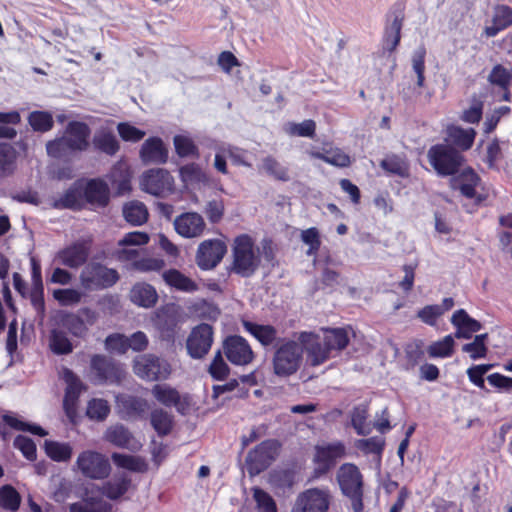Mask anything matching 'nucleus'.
I'll list each match as a JSON object with an SVG mask.
<instances>
[{
	"label": "nucleus",
	"instance_id": "5701e85b",
	"mask_svg": "<svg viewBox=\"0 0 512 512\" xmlns=\"http://www.w3.org/2000/svg\"><path fill=\"white\" fill-rule=\"evenodd\" d=\"M154 398L166 407L174 406L182 415H185L189 410V401L187 397H181L176 388L167 384H155L151 390Z\"/></svg>",
	"mask_w": 512,
	"mask_h": 512
},
{
	"label": "nucleus",
	"instance_id": "a211bd4d",
	"mask_svg": "<svg viewBox=\"0 0 512 512\" xmlns=\"http://www.w3.org/2000/svg\"><path fill=\"white\" fill-rule=\"evenodd\" d=\"M227 253V245L221 239L202 241L196 251L195 262L201 270H212L218 266Z\"/></svg>",
	"mask_w": 512,
	"mask_h": 512
},
{
	"label": "nucleus",
	"instance_id": "aec40b11",
	"mask_svg": "<svg viewBox=\"0 0 512 512\" xmlns=\"http://www.w3.org/2000/svg\"><path fill=\"white\" fill-rule=\"evenodd\" d=\"M98 319L97 313L89 307L80 308L77 313H65L60 317V324L71 335L84 338L88 333V326H92Z\"/></svg>",
	"mask_w": 512,
	"mask_h": 512
},
{
	"label": "nucleus",
	"instance_id": "dca6fc26",
	"mask_svg": "<svg viewBox=\"0 0 512 512\" xmlns=\"http://www.w3.org/2000/svg\"><path fill=\"white\" fill-rule=\"evenodd\" d=\"M214 341V329L210 324L200 323L193 327L186 340L188 355L193 359H202L210 351Z\"/></svg>",
	"mask_w": 512,
	"mask_h": 512
},
{
	"label": "nucleus",
	"instance_id": "f3484780",
	"mask_svg": "<svg viewBox=\"0 0 512 512\" xmlns=\"http://www.w3.org/2000/svg\"><path fill=\"white\" fill-rule=\"evenodd\" d=\"M91 240H77L66 245L55 254L54 261L70 269L82 267L91 252Z\"/></svg>",
	"mask_w": 512,
	"mask_h": 512
},
{
	"label": "nucleus",
	"instance_id": "e2e57ef3",
	"mask_svg": "<svg viewBox=\"0 0 512 512\" xmlns=\"http://www.w3.org/2000/svg\"><path fill=\"white\" fill-rule=\"evenodd\" d=\"M483 108V101L474 96L472 99V105L463 111L461 120L469 124L479 123L483 116Z\"/></svg>",
	"mask_w": 512,
	"mask_h": 512
},
{
	"label": "nucleus",
	"instance_id": "7c9ffc66",
	"mask_svg": "<svg viewBox=\"0 0 512 512\" xmlns=\"http://www.w3.org/2000/svg\"><path fill=\"white\" fill-rule=\"evenodd\" d=\"M479 175L470 167L462 170L453 178V187L459 189L461 194L468 199L476 195V187L480 183Z\"/></svg>",
	"mask_w": 512,
	"mask_h": 512
},
{
	"label": "nucleus",
	"instance_id": "39448f33",
	"mask_svg": "<svg viewBox=\"0 0 512 512\" xmlns=\"http://www.w3.org/2000/svg\"><path fill=\"white\" fill-rule=\"evenodd\" d=\"M427 160L440 177L455 176L465 162V157L458 149L444 143L432 145L427 151Z\"/></svg>",
	"mask_w": 512,
	"mask_h": 512
},
{
	"label": "nucleus",
	"instance_id": "c03bdc74",
	"mask_svg": "<svg viewBox=\"0 0 512 512\" xmlns=\"http://www.w3.org/2000/svg\"><path fill=\"white\" fill-rule=\"evenodd\" d=\"M21 495L10 484H5L0 488V507L10 512H17L21 505Z\"/></svg>",
	"mask_w": 512,
	"mask_h": 512
},
{
	"label": "nucleus",
	"instance_id": "c85d7f7f",
	"mask_svg": "<svg viewBox=\"0 0 512 512\" xmlns=\"http://www.w3.org/2000/svg\"><path fill=\"white\" fill-rule=\"evenodd\" d=\"M94 151L113 157L120 151V143L114 132L108 128L98 129L90 142Z\"/></svg>",
	"mask_w": 512,
	"mask_h": 512
},
{
	"label": "nucleus",
	"instance_id": "20e7f679",
	"mask_svg": "<svg viewBox=\"0 0 512 512\" xmlns=\"http://www.w3.org/2000/svg\"><path fill=\"white\" fill-rule=\"evenodd\" d=\"M336 480L343 496L351 501L354 512L364 509V477L354 463L342 464L336 474Z\"/></svg>",
	"mask_w": 512,
	"mask_h": 512
},
{
	"label": "nucleus",
	"instance_id": "1a4fd4ad",
	"mask_svg": "<svg viewBox=\"0 0 512 512\" xmlns=\"http://www.w3.org/2000/svg\"><path fill=\"white\" fill-rule=\"evenodd\" d=\"M133 371L135 375L146 381H160L169 378L172 368L169 362L161 357L143 354L134 360Z\"/></svg>",
	"mask_w": 512,
	"mask_h": 512
},
{
	"label": "nucleus",
	"instance_id": "4c0bfd02",
	"mask_svg": "<svg viewBox=\"0 0 512 512\" xmlns=\"http://www.w3.org/2000/svg\"><path fill=\"white\" fill-rule=\"evenodd\" d=\"M89 489L85 488L83 502L70 504V512H110L111 505L103 502L100 498L89 497Z\"/></svg>",
	"mask_w": 512,
	"mask_h": 512
},
{
	"label": "nucleus",
	"instance_id": "e433bc0d",
	"mask_svg": "<svg viewBox=\"0 0 512 512\" xmlns=\"http://www.w3.org/2000/svg\"><path fill=\"white\" fill-rule=\"evenodd\" d=\"M310 156L315 159H320L330 165L346 168L351 165V158L340 148H331L324 152L311 151Z\"/></svg>",
	"mask_w": 512,
	"mask_h": 512
},
{
	"label": "nucleus",
	"instance_id": "6ab92c4d",
	"mask_svg": "<svg viewBox=\"0 0 512 512\" xmlns=\"http://www.w3.org/2000/svg\"><path fill=\"white\" fill-rule=\"evenodd\" d=\"M141 186L145 192L163 197L174 190V178L166 169L153 168L142 175Z\"/></svg>",
	"mask_w": 512,
	"mask_h": 512
},
{
	"label": "nucleus",
	"instance_id": "680f3d73",
	"mask_svg": "<svg viewBox=\"0 0 512 512\" xmlns=\"http://www.w3.org/2000/svg\"><path fill=\"white\" fill-rule=\"evenodd\" d=\"M117 131L120 138L125 142H139L145 136V131L141 130L128 122H120L117 125Z\"/></svg>",
	"mask_w": 512,
	"mask_h": 512
},
{
	"label": "nucleus",
	"instance_id": "69168bd1",
	"mask_svg": "<svg viewBox=\"0 0 512 512\" xmlns=\"http://www.w3.org/2000/svg\"><path fill=\"white\" fill-rule=\"evenodd\" d=\"M15 448L19 449L24 457L30 461H34L37 457V450L34 441L23 435H18L14 440Z\"/></svg>",
	"mask_w": 512,
	"mask_h": 512
},
{
	"label": "nucleus",
	"instance_id": "13d9d810",
	"mask_svg": "<svg viewBox=\"0 0 512 512\" xmlns=\"http://www.w3.org/2000/svg\"><path fill=\"white\" fill-rule=\"evenodd\" d=\"M208 372L214 380L223 381L229 375L230 368L224 361L222 351H217L211 361Z\"/></svg>",
	"mask_w": 512,
	"mask_h": 512
},
{
	"label": "nucleus",
	"instance_id": "9d476101",
	"mask_svg": "<svg viewBox=\"0 0 512 512\" xmlns=\"http://www.w3.org/2000/svg\"><path fill=\"white\" fill-rule=\"evenodd\" d=\"M75 467L85 478L92 480H103L111 472L108 458L94 450L82 451L77 457Z\"/></svg>",
	"mask_w": 512,
	"mask_h": 512
},
{
	"label": "nucleus",
	"instance_id": "774afa93",
	"mask_svg": "<svg viewBox=\"0 0 512 512\" xmlns=\"http://www.w3.org/2000/svg\"><path fill=\"white\" fill-rule=\"evenodd\" d=\"M105 344L108 350L116 351L120 354H124L129 350L128 337L123 334L114 333L108 335Z\"/></svg>",
	"mask_w": 512,
	"mask_h": 512
},
{
	"label": "nucleus",
	"instance_id": "5fc2aeb1",
	"mask_svg": "<svg viewBox=\"0 0 512 512\" xmlns=\"http://www.w3.org/2000/svg\"><path fill=\"white\" fill-rule=\"evenodd\" d=\"M50 347L57 355H66L71 353L73 350V345L66 333L56 329L51 332Z\"/></svg>",
	"mask_w": 512,
	"mask_h": 512
},
{
	"label": "nucleus",
	"instance_id": "052dcab7",
	"mask_svg": "<svg viewBox=\"0 0 512 512\" xmlns=\"http://www.w3.org/2000/svg\"><path fill=\"white\" fill-rule=\"evenodd\" d=\"M3 421L11 428L19 431H28L37 436H46L47 431L39 425L29 424L11 415H4Z\"/></svg>",
	"mask_w": 512,
	"mask_h": 512
},
{
	"label": "nucleus",
	"instance_id": "864d4df0",
	"mask_svg": "<svg viewBox=\"0 0 512 512\" xmlns=\"http://www.w3.org/2000/svg\"><path fill=\"white\" fill-rule=\"evenodd\" d=\"M368 418V406L361 404L355 406L351 412V424L358 435L366 436L370 433L366 421Z\"/></svg>",
	"mask_w": 512,
	"mask_h": 512
},
{
	"label": "nucleus",
	"instance_id": "bb28decb",
	"mask_svg": "<svg viewBox=\"0 0 512 512\" xmlns=\"http://www.w3.org/2000/svg\"><path fill=\"white\" fill-rule=\"evenodd\" d=\"M242 326L246 332L252 335L263 347L277 346L282 338H278L277 329L270 324H258L249 320H243Z\"/></svg>",
	"mask_w": 512,
	"mask_h": 512
},
{
	"label": "nucleus",
	"instance_id": "3c124183",
	"mask_svg": "<svg viewBox=\"0 0 512 512\" xmlns=\"http://www.w3.org/2000/svg\"><path fill=\"white\" fill-rule=\"evenodd\" d=\"M383 170L393 175L407 177L409 175L408 163L398 155H391L380 163Z\"/></svg>",
	"mask_w": 512,
	"mask_h": 512
},
{
	"label": "nucleus",
	"instance_id": "7ed1b4c3",
	"mask_svg": "<svg viewBox=\"0 0 512 512\" xmlns=\"http://www.w3.org/2000/svg\"><path fill=\"white\" fill-rule=\"evenodd\" d=\"M261 265L259 248L248 234L238 235L232 246V262L230 272L243 278L255 274Z\"/></svg>",
	"mask_w": 512,
	"mask_h": 512
},
{
	"label": "nucleus",
	"instance_id": "0eeeda50",
	"mask_svg": "<svg viewBox=\"0 0 512 512\" xmlns=\"http://www.w3.org/2000/svg\"><path fill=\"white\" fill-rule=\"evenodd\" d=\"M79 278L86 290H102L114 286L120 276L116 269L92 262L84 267Z\"/></svg>",
	"mask_w": 512,
	"mask_h": 512
},
{
	"label": "nucleus",
	"instance_id": "58836bf2",
	"mask_svg": "<svg viewBox=\"0 0 512 512\" xmlns=\"http://www.w3.org/2000/svg\"><path fill=\"white\" fill-rule=\"evenodd\" d=\"M150 423L159 437L171 433L174 425L173 416L162 408H156L150 413Z\"/></svg>",
	"mask_w": 512,
	"mask_h": 512
},
{
	"label": "nucleus",
	"instance_id": "a18cd8bd",
	"mask_svg": "<svg viewBox=\"0 0 512 512\" xmlns=\"http://www.w3.org/2000/svg\"><path fill=\"white\" fill-rule=\"evenodd\" d=\"M110 411L111 408L107 400L92 398L87 403L86 416L92 421L102 422L106 420Z\"/></svg>",
	"mask_w": 512,
	"mask_h": 512
},
{
	"label": "nucleus",
	"instance_id": "b1692460",
	"mask_svg": "<svg viewBox=\"0 0 512 512\" xmlns=\"http://www.w3.org/2000/svg\"><path fill=\"white\" fill-rule=\"evenodd\" d=\"M477 132L474 128H463L449 124L445 129V143L455 147L460 153L470 150L475 142Z\"/></svg>",
	"mask_w": 512,
	"mask_h": 512
},
{
	"label": "nucleus",
	"instance_id": "bf43d9fd",
	"mask_svg": "<svg viewBox=\"0 0 512 512\" xmlns=\"http://www.w3.org/2000/svg\"><path fill=\"white\" fill-rule=\"evenodd\" d=\"M301 240L308 245L306 254L308 256H316L321 247V238L319 230L316 227H310L301 232Z\"/></svg>",
	"mask_w": 512,
	"mask_h": 512
},
{
	"label": "nucleus",
	"instance_id": "de8ad7c7",
	"mask_svg": "<svg viewBox=\"0 0 512 512\" xmlns=\"http://www.w3.org/2000/svg\"><path fill=\"white\" fill-rule=\"evenodd\" d=\"M63 380L66 383L65 397L79 399L81 393L87 389L79 376L69 368L63 370Z\"/></svg>",
	"mask_w": 512,
	"mask_h": 512
},
{
	"label": "nucleus",
	"instance_id": "393cba45",
	"mask_svg": "<svg viewBox=\"0 0 512 512\" xmlns=\"http://www.w3.org/2000/svg\"><path fill=\"white\" fill-rule=\"evenodd\" d=\"M168 149L160 137L153 136L146 139L139 151L143 163L165 164L168 161Z\"/></svg>",
	"mask_w": 512,
	"mask_h": 512
},
{
	"label": "nucleus",
	"instance_id": "f704fd0d",
	"mask_svg": "<svg viewBox=\"0 0 512 512\" xmlns=\"http://www.w3.org/2000/svg\"><path fill=\"white\" fill-rule=\"evenodd\" d=\"M131 485V479L124 475L113 481H106L102 487L92 485V492H101L110 500H118L127 493Z\"/></svg>",
	"mask_w": 512,
	"mask_h": 512
},
{
	"label": "nucleus",
	"instance_id": "f8f14e48",
	"mask_svg": "<svg viewBox=\"0 0 512 512\" xmlns=\"http://www.w3.org/2000/svg\"><path fill=\"white\" fill-rule=\"evenodd\" d=\"M345 454V445L340 441L326 445H317L313 458L314 469L312 478L319 479L327 475L335 467L337 460L344 457Z\"/></svg>",
	"mask_w": 512,
	"mask_h": 512
},
{
	"label": "nucleus",
	"instance_id": "473e14b6",
	"mask_svg": "<svg viewBox=\"0 0 512 512\" xmlns=\"http://www.w3.org/2000/svg\"><path fill=\"white\" fill-rule=\"evenodd\" d=\"M120 412L127 418H140L146 412L148 403L145 399L134 395H123L117 398Z\"/></svg>",
	"mask_w": 512,
	"mask_h": 512
},
{
	"label": "nucleus",
	"instance_id": "9b49d317",
	"mask_svg": "<svg viewBox=\"0 0 512 512\" xmlns=\"http://www.w3.org/2000/svg\"><path fill=\"white\" fill-rule=\"evenodd\" d=\"M332 498L328 487L306 489L297 495L291 512H328Z\"/></svg>",
	"mask_w": 512,
	"mask_h": 512
},
{
	"label": "nucleus",
	"instance_id": "4be33fe9",
	"mask_svg": "<svg viewBox=\"0 0 512 512\" xmlns=\"http://www.w3.org/2000/svg\"><path fill=\"white\" fill-rule=\"evenodd\" d=\"M85 206L89 204L95 208H104L110 201V189L101 178H93L83 183Z\"/></svg>",
	"mask_w": 512,
	"mask_h": 512
},
{
	"label": "nucleus",
	"instance_id": "4d7b16f0",
	"mask_svg": "<svg viewBox=\"0 0 512 512\" xmlns=\"http://www.w3.org/2000/svg\"><path fill=\"white\" fill-rule=\"evenodd\" d=\"M263 168L267 174L279 181H289L290 176L288 168L282 166L273 156H267L263 159Z\"/></svg>",
	"mask_w": 512,
	"mask_h": 512
},
{
	"label": "nucleus",
	"instance_id": "79ce46f5",
	"mask_svg": "<svg viewBox=\"0 0 512 512\" xmlns=\"http://www.w3.org/2000/svg\"><path fill=\"white\" fill-rule=\"evenodd\" d=\"M47 456L56 462H67L72 457V446L67 442L47 440L45 442Z\"/></svg>",
	"mask_w": 512,
	"mask_h": 512
},
{
	"label": "nucleus",
	"instance_id": "8fccbe9b",
	"mask_svg": "<svg viewBox=\"0 0 512 512\" xmlns=\"http://www.w3.org/2000/svg\"><path fill=\"white\" fill-rule=\"evenodd\" d=\"M173 144L179 157H199V149L190 137L184 135H176L173 138Z\"/></svg>",
	"mask_w": 512,
	"mask_h": 512
},
{
	"label": "nucleus",
	"instance_id": "ddd939ff",
	"mask_svg": "<svg viewBox=\"0 0 512 512\" xmlns=\"http://www.w3.org/2000/svg\"><path fill=\"white\" fill-rule=\"evenodd\" d=\"M280 443L277 440H265L250 450L246 457V465L251 475L265 471L278 456Z\"/></svg>",
	"mask_w": 512,
	"mask_h": 512
},
{
	"label": "nucleus",
	"instance_id": "f03ea898",
	"mask_svg": "<svg viewBox=\"0 0 512 512\" xmlns=\"http://www.w3.org/2000/svg\"><path fill=\"white\" fill-rule=\"evenodd\" d=\"M91 129L83 121L72 120L67 123L64 133L46 143V152L52 158L60 159L67 153H82L90 146Z\"/></svg>",
	"mask_w": 512,
	"mask_h": 512
},
{
	"label": "nucleus",
	"instance_id": "6e6552de",
	"mask_svg": "<svg viewBox=\"0 0 512 512\" xmlns=\"http://www.w3.org/2000/svg\"><path fill=\"white\" fill-rule=\"evenodd\" d=\"M90 369L96 384H120L126 375L121 363L102 354L91 357Z\"/></svg>",
	"mask_w": 512,
	"mask_h": 512
},
{
	"label": "nucleus",
	"instance_id": "423d86ee",
	"mask_svg": "<svg viewBox=\"0 0 512 512\" xmlns=\"http://www.w3.org/2000/svg\"><path fill=\"white\" fill-rule=\"evenodd\" d=\"M303 360V348L295 340L283 338L277 343L272 358L273 373L278 377L295 374Z\"/></svg>",
	"mask_w": 512,
	"mask_h": 512
},
{
	"label": "nucleus",
	"instance_id": "603ef678",
	"mask_svg": "<svg viewBox=\"0 0 512 512\" xmlns=\"http://www.w3.org/2000/svg\"><path fill=\"white\" fill-rule=\"evenodd\" d=\"M251 490L257 512H278L275 500L267 491L260 487H253Z\"/></svg>",
	"mask_w": 512,
	"mask_h": 512
},
{
	"label": "nucleus",
	"instance_id": "412c9836",
	"mask_svg": "<svg viewBox=\"0 0 512 512\" xmlns=\"http://www.w3.org/2000/svg\"><path fill=\"white\" fill-rule=\"evenodd\" d=\"M175 231L183 238L192 239L200 237L206 224L203 217L197 212H184L174 220Z\"/></svg>",
	"mask_w": 512,
	"mask_h": 512
},
{
	"label": "nucleus",
	"instance_id": "c9c22d12",
	"mask_svg": "<svg viewBox=\"0 0 512 512\" xmlns=\"http://www.w3.org/2000/svg\"><path fill=\"white\" fill-rule=\"evenodd\" d=\"M165 283L171 288L186 292L193 293L198 290V284L191 278L184 275L177 269H169L163 273Z\"/></svg>",
	"mask_w": 512,
	"mask_h": 512
},
{
	"label": "nucleus",
	"instance_id": "6e6d98bb",
	"mask_svg": "<svg viewBox=\"0 0 512 512\" xmlns=\"http://www.w3.org/2000/svg\"><path fill=\"white\" fill-rule=\"evenodd\" d=\"M488 81L499 88L510 86L512 83V68L508 69L501 64H496L488 76Z\"/></svg>",
	"mask_w": 512,
	"mask_h": 512
},
{
	"label": "nucleus",
	"instance_id": "f257e3e1",
	"mask_svg": "<svg viewBox=\"0 0 512 512\" xmlns=\"http://www.w3.org/2000/svg\"><path fill=\"white\" fill-rule=\"evenodd\" d=\"M322 339L318 335L310 333L313 341L306 347L307 361L312 367L324 364L330 358L335 357L345 350L350 343V332L352 328L347 327H323Z\"/></svg>",
	"mask_w": 512,
	"mask_h": 512
},
{
	"label": "nucleus",
	"instance_id": "72a5a7b5",
	"mask_svg": "<svg viewBox=\"0 0 512 512\" xmlns=\"http://www.w3.org/2000/svg\"><path fill=\"white\" fill-rule=\"evenodd\" d=\"M130 300L139 307L151 308L157 300L156 289L147 283H136L130 290Z\"/></svg>",
	"mask_w": 512,
	"mask_h": 512
},
{
	"label": "nucleus",
	"instance_id": "cd10ccee",
	"mask_svg": "<svg viewBox=\"0 0 512 512\" xmlns=\"http://www.w3.org/2000/svg\"><path fill=\"white\" fill-rule=\"evenodd\" d=\"M83 182H74L63 195L56 199L53 203V207L56 209H69L73 211H80L84 209L85 201L83 195Z\"/></svg>",
	"mask_w": 512,
	"mask_h": 512
},
{
	"label": "nucleus",
	"instance_id": "49530a36",
	"mask_svg": "<svg viewBox=\"0 0 512 512\" xmlns=\"http://www.w3.org/2000/svg\"><path fill=\"white\" fill-rule=\"evenodd\" d=\"M28 123L35 132L45 133L54 127V119L48 111H32L28 116Z\"/></svg>",
	"mask_w": 512,
	"mask_h": 512
},
{
	"label": "nucleus",
	"instance_id": "a19ab883",
	"mask_svg": "<svg viewBox=\"0 0 512 512\" xmlns=\"http://www.w3.org/2000/svg\"><path fill=\"white\" fill-rule=\"evenodd\" d=\"M17 151L9 143H0V177H7L16 169Z\"/></svg>",
	"mask_w": 512,
	"mask_h": 512
},
{
	"label": "nucleus",
	"instance_id": "338daca9",
	"mask_svg": "<svg viewBox=\"0 0 512 512\" xmlns=\"http://www.w3.org/2000/svg\"><path fill=\"white\" fill-rule=\"evenodd\" d=\"M54 298L63 306L74 305L81 301L82 293L73 288L55 290Z\"/></svg>",
	"mask_w": 512,
	"mask_h": 512
},
{
	"label": "nucleus",
	"instance_id": "c756f323",
	"mask_svg": "<svg viewBox=\"0 0 512 512\" xmlns=\"http://www.w3.org/2000/svg\"><path fill=\"white\" fill-rule=\"evenodd\" d=\"M512 26V8L508 5H497L492 16V25L484 28L487 37H495L501 31Z\"/></svg>",
	"mask_w": 512,
	"mask_h": 512
},
{
	"label": "nucleus",
	"instance_id": "2eb2a0df",
	"mask_svg": "<svg viewBox=\"0 0 512 512\" xmlns=\"http://www.w3.org/2000/svg\"><path fill=\"white\" fill-rule=\"evenodd\" d=\"M222 353L236 366L249 365L255 359L251 345L240 335H228L222 342Z\"/></svg>",
	"mask_w": 512,
	"mask_h": 512
},
{
	"label": "nucleus",
	"instance_id": "4468645a",
	"mask_svg": "<svg viewBox=\"0 0 512 512\" xmlns=\"http://www.w3.org/2000/svg\"><path fill=\"white\" fill-rule=\"evenodd\" d=\"M152 322L161 340L174 343L179 324V308L175 304L169 303L157 308Z\"/></svg>",
	"mask_w": 512,
	"mask_h": 512
},
{
	"label": "nucleus",
	"instance_id": "37998d69",
	"mask_svg": "<svg viewBox=\"0 0 512 512\" xmlns=\"http://www.w3.org/2000/svg\"><path fill=\"white\" fill-rule=\"evenodd\" d=\"M454 335H446L443 339L431 343L427 347V353L431 358H447L454 353Z\"/></svg>",
	"mask_w": 512,
	"mask_h": 512
},
{
	"label": "nucleus",
	"instance_id": "2f4dec72",
	"mask_svg": "<svg viewBox=\"0 0 512 512\" xmlns=\"http://www.w3.org/2000/svg\"><path fill=\"white\" fill-rule=\"evenodd\" d=\"M403 20V8L400 7L399 10L395 12L394 19L391 22V24L385 27L383 36V47L390 53L395 51L400 43Z\"/></svg>",
	"mask_w": 512,
	"mask_h": 512
},
{
	"label": "nucleus",
	"instance_id": "0e129e2a",
	"mask_svg": "<svg viewBox=\"0 0 512 512\" xmlns=\"http://www.w3.org/2000/svg\"><path fill=\"white\" fill-rule=\"evenodd\" d=\"M384 440L377 437H370L367 439H359L356 441V447L364 454H377L380 455L384 449Z\"/></svg>",
	"mask_w": 512,
	"mask_h": 512
},
{
	"label": "nucleus",
	"instance_id": "ea45409f",
	"mask_svg": "<svg viewBox=\"0 0 512 512\" xmlns=\"http://www.w3.org/2000/svg\"><path fill=\"white\" fill-rule=\"evenodd\" d=\"M123 216L133 226H141L148 220V210L144 203L131 201L124 205Z\"/></svg>",
	"mask_w": 512,
	"mask_h": 512
},
{
	"label": "nucleus",
	"instance_id": "a878e982",
	"mask_svg": "<svg viewBox=\"0 0 512 512\" xmlns=\"http://www.w3.org/2000/svg\"><path fill=\"white\" fill-rule=\"evenodd\" d=\"M451 323L456 328L454 337L457 339H470L474 333L482 329V324L464 309H458L453 313Z\"/></svg>",
	"mask_w": 512,
	"mask_h": 512
},
{
	"label": "nucleus",
	"instance_id": "09e8293b",
	"mask_svg": "<svg viewBox=\"0 0 512 512\" xmlns=\"http://www.w3.org/2000/svg\"><path fill=\"white\" fill-rule=\"evenodd\" d=\"M105 437L108 442L120 448H128L133 440L132 433L123 425L111 426L106 431Z\"/></svg>",
	"mask_w": 512,
	"mask_h": 512
}]
</instances>
